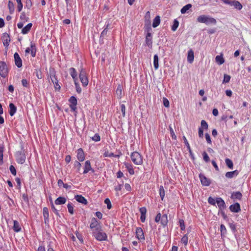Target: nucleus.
Segmentation results:
<instances>
[{
    "instance_id": "14",
    "label": "nucleus",
    "mask_w": 251,
    "mask_h": 251,
    "mask_svg": "<svg viewBox=\"0 0 251 251\" xmlns=\"http://www.w3.org/2000/svg\"><path fill=\"white\" fill-rule=\"evenodd\" d=\"M16 160L17 162L19 164H23L25 160V154L20 152L16 155Z\"/></svg>"
},
{
    "instance_id": "5",
    "label": "nucleus",
    "mask_w": 251,
    "mask_h": 251,
    "mask_svg": "<svg viewBox=\"0 0 251 251\" xmlns=\"http://www.w3.org/2000/svg\"><path fill=\"white\" fill-rule=\"evenodd\" d=\"M79 77L82 85L84 87L87 86L89 82L88 78L87 76L86 71L83 68H82L80 70Z\"/></svg>"
},
{
    "instance_id": "4",
    "label": "nucleus",
    "mask_w": 251,
    "mask_h": 251,
    "mask_svg": "<svg viewBox=\"0 0 251 251\" xmlns=\"http://www.w3.org/2000/svg\"><path fill=\"white\" fill-rule=\"evenodd\" d=\"M9 69L5 62L0 61V76L3 78L7 77Z\"/></svg>"
},
{
    "instance_id": "11",
    "label": "nucleus",
    "mask_w": 251,
    "mask_h": 251,
    "mask_svg": "<svg viewBox=\"0 0 251 251\" xmlns=\"http://www.w3.org/2000/svg\"><path fill=\"white\" fill-rule=\"evenodd\" d=\"M89 171H92L93 173L94 172V170L92 168L91 162L89 160H87L85 161L84 166V171L83 172V174H86L88 173Z\"/></svg>"
},
{
    "instance_id": "12",
    "label": "nucleus",
    "mask_w": 251,
    "mask_h": 251,
    "mask_svg": "<svg viewBox=\"0 0 251 251\" xmlns=\"http://www.w3.org/2000/svg\"><path fill=\"white\" fill-rule=\"evenodd\" d=\"M14 58L15 65L18 68H21L22 66V60L17 52L14 53Z\"/></svg>"
},
{
    "instance_id": "56",
    "label": "nucleus",
    "mask_w": 251,
    "mask_h": 251,
    "mask_svg": "<svg viewBox=\"0 0 251 251\" xmlns=\"http://www.w3.org/2000/svg\"><path fill=\"white\" fill-rule=\"evenodd\" d=\"M170 131V134L173 139L176 140V135L175 132L171 126L169 127Z\"/></svg>"
},
{
    "instance_id": "9",
    "label": "nucleus",
    "mask_w": 251,
    "mask_h": 251,
    "mask_svg": "<svg viewBox=\"0 0 251 251\" xmlns=\"http://www.w3.org/2000/svg\"><path fill=\"white\" fill-rule=\"evenodd\" d=\"M69 101L70 103V107L71 109V111H75L76 110V105H77V100L74 96H72L70 98Z\"/></svg>"
},
{
    "instance_id": "10",
    "label": "nucleus",
    "mask_w": 251,
    "mask_h": 251,
    "mask_svg": "<svg viewBox=\"0 0 251 251\" xmlns=\"http://www.w3.org/2000/svg\"><path fill=\"white\" fill-rule=\"evenodd\" d=\"M199 177L201 180V184L203 186H208L210 184L211 182L210 179L206 178L204 175L200 174L199 175Z\"/></svg>"
},
{
    "instance_id": "54",
    "label": "nucleus",
    "mask_w": 251,
    "mask_h": 251,
    "mask_svg": "<svg viewBox=\"0 0 251 251\" xmlns=\"http://www.w3.org/2000/svg\"><path fill=\"white\" fill-rule=\"evenodd\" d=\"M36 76L38 79H42L43 77L42 73L41 70H36Z\"/></svg>"
},
{
    "instance_id": "15",
    "label": "nucleus",
    "mask_w": 251,
    "mask_h": 251,
    "mask_svg": "<svg viewBox=\"0 0 251 251\" xmlns=\"http://www.w3.org/2000/svg\"><path fill=\"white\" fill-rule=\"evenodd\" d=\"M229 209L231 212L237 213L240 211L241 208L239 203H235L229 206Z\"/></svg>"
},
{
    "instance_id": "18",
    "label": "nucleus",
    "mask_w": 251,
    "mask_h": 251,
    "mask_svg": "<svg viewBox=\"0 0 251 251\" xmlns=\"http://www.w3.org/2000/svg\"><path fill=\"white\" fill-rule=\"evenodd\" d=\"M216 203L220 210H223L226 208L225 202L221 198H216Z\"/></svg>"
},
{
    "instance_id": "20",
    "label": "nucleus",
    "mask_w": 251,
    "mask_h": 251,
    "mask_svg": "<svg viewBox=\"0 0 251 251\" xmlns=\"http://www.w3.org/2000/svg\"><path fill=\"white\" fill-rule=\"evenodd\" d=\"M146 43L147 46L150 48L152 47V36L150 32H148L146 36Z\"/></svg>"
},
{
    "instance_id": "50",
    "label": "nucleus",
    "mask_w": 251,
    "mask_h": 251,
    "mask_svg": "<svg viewBox=\"0 0 251 251\" xmlns=\"http://www.w3.org/2000/svg\"><path fill=\"white\" fill-rule=\"evenodd\" d=\"M104 203L106 204L107 209H110L111 208V203L110 200L108 198H106L105 199Z\"/></svg>"
},
{
    "instance_id": "35",
    "label": "nucleus",
    "mask_w": 251,
    "mask_h": 251,
    "mask_svg": "<svg viewBox=\"0 0 251 251\" xmlns=\"http://www.w3.org/2000/svg\"><path fill=\"white\" fill-rule=\"evenodd\" d=\"M50 78L52 83L58 81L54 71L50 72Z\"/></svg>"
},
{
    "instance_id": "46",
    "label": "nucleus",
    "mask_w": 251,
    "mask_h": 251,
    "mask_svg": "<svg viewBox=\"0 0 251 251\" xmlns=\"http://www.w3.org/2000/svg\"><path fill=\"white\" fill-rule=\"evenodd\" d=\"M17 3V10L18 12H21L23 9V3L21 0H16Z\"/></svg>"
},
{
    "instance_id": "36",
    "label": "nucleus",
    "mask_w": 251,
    "mask_h": 251,
    "mask_svg": "<svg viewBox=\"0 0 251 251\" xmlns=\"http://www.w3.org/2000/svg\"><path fill=\"white\" fill-rule=\"evenodd\" d=\"M159 191V195L160 196L161 199L162 201H163L165 195V190H164L163 186H162V185L160 186Z\"/></svg>"
},
{
    "instance_id": "31",
    "label": "nucleus",
    "mask_w": 251,
    "mask_h": 251,
    "mask_svg": "<svg viewBox=\"0 0 251 251\" xmlns=\"http://www.w3.org/2000/svg\"><path fill=\"white\" fill-rule=\"evenodd\" d=\"M194 58V52L192 50H190L188 52L187 60L191 63L193 62Z\"/></svg>"
},
{
    "instance_id": "53",
    "label": "nucleus",
    "mask_w": 251,
    "mask_h": 251,
    "mask_svg": "<svg viewBox=\"0 0 251 251\" xmlns=\"http://www.w3.org/2000/svg\"><path fill=\"white\" fill-rule=\"evenodd\" d=\"M92 139L95 142H98L100 140V137L98 133H96L94 136L92 137Z\"/></svg>"
},
{
    "instance_id": "47",
    "label": "nucleus",
    "mask_w": 251,
    "mask_h": 251,
    "mask_svg": "<svg viewBox=\"0 0 251 251\" xmlns=\"http://www.w3.org/2000/svg\"><path fill=\"white\" fill-rule=\"evenodd\" d=\"M208 127V124L205 120L201 121V126L200 128H202V129H207Z\"/></svg>"
},
{
    "instance_id": "1",
    "label": "nucleus",
    "mask_w": 251,
    "mask_h": 251,
    "mask_svg": "<svg viewBox=\"0 0 251 251\" xmlns=\"http://www.w3.org/2000/svg\"><path fill=\"white\" fill-rule=\"evenodd\" d=\"M197 22L200 23H204L206 25L213 24L216 25V20L212 17L205 15H201L197 18Z\"/></svg>"
},
{
    "instance_id": "40",
    "label": "nucleus",
    "mask_w": 251,
    "mask_h": 251,
    "mask_svg": "<svg viewBox=\"0 0 251 251\" xmlns=\"http://www.w3.org/2000/svg\"><path fill=\"white\" fill-rule=\"evenodd\" d=\"M20 19L21 21L23 22H26L28 21V18L26 17V14L25 12H22L20 16Z\"/></svg>"
},
{
    "instance_id": "29",
    "label": "nucleus",
    "mask_w": 251,
    "mask_h": 251,
    "mask_svg": "<svg viewBox=\"0 0 251 251\" xmlns=\"http://www.w3.org/2000/svg\"><path fill=\"white\" fill-rule=\"evenodd\" d=\"M168 216L166 214H163L161 218L160 223L163 226H165L168 224Z\"/></svg>"
},
{
    "instance_id": "42",
    "label": "nucleus",
    "mask_w": 251,
    "mask_h": 251,
    "mask_svg": "<svg viewBox=\"0 0 251 251\" xmlns=\"http://www.w3.org/2000/svg\"><path fill=\"white\" fill-rule=\"evenodd\" d=\"M74 167L76 169L77 172H79L81 167V164L79 161H75L74 162Z\"/></svg>"
},
{
    "instance_id": "16",
    "label": "nucleus",
    "mask_w": 251,
    "mask_h": 251,
    "mask_svg": "<svg viewBox=\"0 0 251 251\" xmlns=\"http://www.w3.org/2000/svg\"><path fill=\"white\" fill-rule=\"evenodd\" d=\"M75 200L79 203L87 205L88 204L87 200L82 195H77L75 196Z\"/></svg>"
},
{
    "instance_id": "55",
    "label": "nucleus",
    "mask_w": 251,
    "mask_h": 251,
    "mask_svg": "<svg viewBox=\"0 0 251 251\" xmlns=\"http://www.w3.org/2000/svg\"><path fill=\"white\" fill-rule=\"evenodd\" d=\"M74 83L75 86L76 92L78 93H80L81 92V89L79 86V83L77 81H74Z\"/></svg>"
},
{
    "instance_id": "57",
    "label": "nucleus",
    "mask_w": 251,
    "mask_h": 251,
    "mask_svg": "<svg viewBox=\"0 0 251 251\" xmlns=\"http://www.w3.org/2000/svg\"><path fill=\"white\" fill-rule=\"evenodd\" d=\"M208 202L209 204L215 205L216 203V200H215L214 198H212L211 197H209L208 199Z\"/></svg>"
},
{
    "instance_id": "13",
    "label": "nucleus",
    "mask_w": 251,
    "mask_h": 251,
    "mask_svg": "<svg viewBox=\"0 0 251 251\" xmlns=\"http://www.w3.org/2000/svg\"><path fill=\"white\" fill-rule=\"evenodd\" d=\"M77 158L80 162H82L85 160V154L81 148H79L77 150Z\"/></svg>"
},
{
    "instance_id": "43",
    "label": "nucleus",
    "mask_w": 251,
    "mask_h": 251,
    "mask_svg": "<svg viewBox=\"0 0 251 251\" xmlns=\"http://www.w3.org/2000/svg\"><path fill=\"white\" fill-rule=\"evenodd\" d=\"M183 139L184 140V142L185 144V145L187 147V150L189 151V152H190V154H192V150L191 149V147H190V146L185 136H183Z\"/></svg>"
},
{
    "instance_id": "8",
    "label": "nucleus",
    "mask_w": 251,
    "mask_h": 251,
    "mask_svg": "<svg viewBox=\"0 0 251 251\" xmlns=\"http://www.w3.org/2000/svg\"><path fill=\"white\" fill-rule=\"evenodd\" d=\"M136 237L140 241L145 240V235L143 230L140 227L136 228Z\"/></svg>"
},
{
    "instance_id": "58",
    "label": "nucleus",
    "mask_w": 251,
    "mask_h": 251,
    "mask_svg": "<svg viewBox=\"0 0 251 251\" xmlns=\"http://www.w3.org/2000/svg\"><path fill=\"white\" fill-rule=\"evenodd\" d=\"M202 156H203V160L206 162H207L209 161V160H210L208 154H207V153L205 151H204L202 153Z\"/></svg>"
},
{
    "instance_id": "38",
    "label": "nucleus",
    "mask_w": 251,
    "mask_h": 251,
    "mask_svg": "<svg viewBox=\"0 0 251 251\" xmlns=\"http://www.w3.org/2000/svg\"><path fill=\"white\" fill-rule=\"evenodd\" d=\"M178 25H179L178 21L176 19H175L174 21L173 25L171 27L172 30H173V31H175L177 29Z\"/></svg>"
},
{
    "instance_id": "3",
    "label": "nucleus",
    "mask_w": 251,
    "mask_h": 251,
    "mask_svg": "<svg viewBox=\"0 0 251 251\" xmlns=\"http://www.w3.org/2000/svg\"><path fill=\"white\" fill-rule=\"evenodd\" d=\"M93 236L98 241H106L107 239V236L105 232L102 231V228H100L92 233Z\"/></svg>"
},
{
    "instance_id": "23",
    "label": "nucleus",
    "mask_w": 251,
    "mask_h": 251,
    "mask_svg": "<svg viewBox=\"0 0 251 251\" xmlns=\"http://www.w3.org/2000/svg\"><path fill=\"white\" fill-rule=\"evenodd\" d=\"M239 172L238 170H235L232 172H227L225 176L226 178H233L234 176H236L238 175Z\"/></svg>"
},
{
    "instance_id": "60",
    "label": "nucleus",
    "mask_w": 251,
    "mask_h": 251,
    "mask_svg": "<svg viewBox=\"0 0 251 251\" xmlns=\"http://www.w3.org/2000/svg\"><path fill=\"white\" fill-rule=\"evenodd\" d=\"M120 107H121V112L123 114V116L125 117V114H126V106H125V104H121L120 105Z\"/></svg>"
},
{
    "instance_id": "7",
    "label": "nucleus",
    "mask_w": 251,
    "mask_h": 251,
    "mask_svg": "<svg viewBox=\"0 0 251 251\" xmlns=\"http://www.w3.org/2000/svg\"><path fill=\"white\" fill-rule=\"evenodd\" d=\"M36 47L35 43L31 42L30 45V48H27L25 50V54H28L31 53V56L33 57H35L36 54Z\"/></svg>"
},
{
    "instance_id": "39",
    "label": "nucleus",
    "mask_w": 251,
    "mask_h": 251,
    "mask_svg": "<svg viewBox=\"0 0 251 251\" xmlns=\"http://www.w3.org/2000/svg\"><path fill=\"white\" fill-rule=\"evenodd\" d=\"M67 208L69 213L71 215H73L74 213L73 204L71 202L68 203L67 204Z\"/></svg>"
},
{
    "instance_id": "48",
    "label": "nucleus",
    "mask_w": 251,
    "mask_h": 251,
    "mask_svg": "<svg viewBox=\"0 0 251 251\" xmlns=\"http://www.w3.org/2000/svg\"><path fill=\"white\" fill-rule=\"evenodd\" d=\"M230 78L231 77H230V75L225 74L224 76V79L223 81V83H226L229 82L230 80Z\"/></svg>"
},
{
    "instance_id": "26",
    "label": "nucleus",
    "mask_w": 251,
    "mask_h": 251,
    "mask_svg": "<svg viewBox=\"0 0 251 251\" xmlns=\"http://www.w3.org/2000/svg\"><path fill=\"white\" fill-rule=\"evenodd\" d=\"M13 229L15 232H19L21 230L19 223L16 220L13 221Z\"/></svg>"
},
{
    "instance_id": "2",
    "label": "nucleus",
    "mask_w": 251,
    "mask_h": 251,
    "mask_svg": "<svg viewBox=\"0 0 251 251\" xmlns=\"http://www.w3.org/2000/svg\"><path fill=\"white\" fill-rule=\"evenodd\" d=\"M132 162L136 165H141L143 163V156L138 151L132 152L130 155Z\"/></svg>"
},
{
    "instance_id": "28",
    "label": "nucleus",
    "mask_w": 251,
    "mask_h": 251,
    "mask_svg": "<svg viewBox=\"0 0 251 251\" xmlns=\"http://www.w3.org/2000/svg\"><path fill=\"white\" fill-rule=\"evenodd\" d=\"M66 202V199L65 197H59L55 201V203L56 205L63 204Z\"/></svg>"
},
{
    "instance_id": "21",
    "label": "nucleus",
    "mask_w": 251,
    "mask_h": 251,
    "mask_svg": "<svg viewBox=\"0 0 251 251\" xmlns=\"http://www.w3.org/2000/svg\"><path fill=\"white\" fill-rule=\"evenodd\" d=\"M69 73L71 76L72 77L74 81H75L77 80V74L76 71V70L74 68H70L69 69Z\"/></svg>"
},
{
    "instance_id": "34",
    "label": "nucleus",
    "mask_w": 251,
    "mask_h": 251,
    "mask_svg": "<svg viewBox=\"0 0 251 251\" xmlns=\"http://www.w3.org/2000/svg\"><path fill=\"white\" fill-rule=\"evenodd\" d=\"M8 9L9 11V13L11 14H13L14 12L15 8H14V5L13 2L11 0L8 1Z\"/></svg>"
},
{
    "instance_id": "27",
    "label": "nucleus",
    "mask_w": 251,
    "mask_h": 251,
    "mask_svg": "<svg viewBox=\"0 0 251 251\" xmlns=\"http://www.w3.org/2000/svg\"><path fill=\"white\" fill-rule=\"evenodd\" d=\"M116 94L117 96V98L119 99H121L123 96V90H122V86L119 84L118 85L117 88L116 90Z\"/></svg>"
},
{
    "instance_id": "32",
    "label": "nucleus",
    "mask_w": 251,
    "mask_h": 251,
    "mask_svg": "<svg viewBox=\"0 0 251 251\" xmlns=\"http://www.w3.org/2000/svg\"><path fill=\"white\" fill-rule=\"evenodd\" d=\"M160 23V18L159 16H156L155 18L153 19L152 26L153 27H156L158 26Z\"/></svg>"
},
{
    "instance_id": "22",
    "label": "nucleus",
    "mask_w": 251,
    "mask_h": 251,
    "mask_svg": "<svg viewBox=\"0 0 251 251\" xmlns=\"http://www.w3.org/2000/svg\"><path fill=\"white\" fill-rule=\"evenodd\" d=\"M43 214L45 223L46 224L47 223L49 222V210L47 207H45L43 208Z\"/></svg>"
},
{
    "instance_id": "44",
    "label": "nucleus",
    "mask_w": 251,
    "mask_h": 251,
    "mask_svg": "<svg viewBox=\"0 0 251 251\" xmlns=\"http://www.w3.org/2000/svg\"><path fill=\"white\" fill-rule=\"evenodd\" d=\"M226 166L230 169L233 168V162L229 158H226L225 160Z\"/></svg>"
},
{
    "instance_id": "37",
    "label": "nucleus",
    "mask_w": 251,
    "mask_h": 251,
    "mask_svg": "<svg viewBox=\"0 0 251 251\" xmlns=\"http://www.w3.org/2000/svg\"><path fill=\"white\" fill-rule=\"evenodd\" d=\"M192 7L191 4H188L184 6L181 9L180 12L182 14L185 13Z\"/></svg>"
},
{
    "instance_id": "17",
    "label": "nucleus",
    "mask_w": 251,
    "mask_h": 251,
    "mask_svg": "<svg viewBox=\"0 0 251 251\" xmlns=\"http://www.w3.org/2000/svg\"><path fill=\"white\" fill-rule=\"evenodd\" d=\"M124 164L129 174L131 175H134L135 172L133 167V165L131 163L129 162H124Z\"/></svg>"
},
{
    "instance_id": "49",
    "label": "nucleus",
    "mask_w": 251,
    "mask_h": 251,
    "mask_svg": "<svg viewBox=\"0 0 251 251\" xmlns=\"http://www.w3.org/2000/svg\"><path fill=\"white\" fill-rule=\"evenodd\" d=\"M220 231H221V235H225L226 233V226L222 224L220 226Z\"/></svg>"
},
{
    "instance_id": "52",
    "label": "nucleus",
    "mask_w": 251,
    "mask_h": 251,
    "mask_svg": "<svg viewBox=\"0 0 251 251\" xmlns=\"http://www.w3.org/2000/svg\"><path fill=\"white\" fill-rule=\"evenodd\" d=\"M3 147L0 145V164L3 162Z\"/></svg>"
},
{
    "instance_id": "24",
    "label": "nucleus",
    "mask_w": 251,
    "mask_h": 251,
    "mask_svg": "<svg viewBox=\"0 0 251 251\" xmlns=\"http://www.w3.org/2000/svg\"><path fill=\"white\" fill-rule=\"evenodd\" d=\"M9 113L11 116H13L16 112L17 108L15 106V105L12 103H10L9 104Z\"/></svg>"
},
{
    "instance_id": "64",
    "label": "nucleus",
    "mask_w": 251,
    "mask_h": 251,
    "mask_svg": "<svg viewBox=\"0 0 251 251\" xmlns=\"http://www.w3.org/2000/svg\"><path fill=\"white\" fill-rule=\"evenodd\" d=\"M163 101L164 106H165L166 107H168L169 106V101L167 99L163 98Z\"/></svg>"
},
{
    "instance_id": "25",
    "label": "nucleus",
    "mask_w": 251,
    "mask_h": 251,
    "mask_svg": "<svg viewBox=\"0 0 251 251\" xmlns=\"http://www.w3.org/2000/svg\"><path fill=\"white\" fill-rule=\"evenodd\" d=\"M32 26V24L30 23H28L23 28L21 33L23 34H26L28 33L30 30L31 27Z\"/></svg>"
},
{
    "instance_id": "45",
    "label": "nucleus",
    "mask_w": 251,
    "mask_h": 251,
    "mask_svg": "<svg viewBox=\"0 0 251 251\" xmlns=\"http://www.w3.org/2000/svg\"><path fill=\"white\" fill-rule=\"evenodd\" d=\"M188 236L187 234H185L181 238V242L184 245V246H186L188 244Z\"/></svg>"
},
{
    "instance_id": "62",
    "label": "nucleus",
    "mask_w": 251,
    "mask_h": 251,
    "mask_svg": "<svg viewBox=\"0 0 251 251\" xmlns=\"http://www.w3.org/2000/svg\"><path fill=\"white\" fill-rule=\"evenodd\" d=\"M103 156L104 157H113L114 156V154L112 152H109L108 151H105V152L103 153Z\"/></svg>"
},
{
    "instance_id": "61",
    "label": "nucleus",
    "mask_w": 251,
    "mask_h": 251,
    "mask_svg": "<svg viewBox=\"0 0 251 251\" xmlns=\"http://www.w3.org/2000/svg\"><path fill=\"white\" fill-rule=\"evenodd\" d=\"M9 170L10 171L11 173L14 175H16V170L15 167L13 165H11L9 167Z\"/></svg>"
},
{
    "instance_id": "6",
    "label": "nucleus",
    "mask_w": 251,
    "mask_h": 251,
    "mask_svg": "<svg viewBox=\"0 0 251 251\" xmlns=\"http://www.w3.org/2000/svg\"><path fill=\"white\" fill-rule=\"evenodd\" d=\"M90 227L92 229V232L101 228L100 223L95 218H92Z\"/></svg>"
},
{
    "instance_id": "19",
    "label": "nucleus",
    "mask_w": 251,
    "mask_h": 251,
    "mask_svg": "<svg viewBox=\"0 0 251 251\" xmlns=\"http://www.w3.org/2000/svg\"><path fill=\"white\" fill-rule=\"evenodd\" d=\"M4 46L7 47L10 41L9 36L7 33H4L2 37Z\"/></svg>"
},
{
    "instance_id": "51",
    "label": "nucleus",
    "mask_w": 251,
    "mask_h": 251,
    "mask_svg": "<svg viewBox=\"0 0 251 251\" xmlns=\"http://www.w3.org/2000/svg\"><path fill=\"white\" fill-rule=\"evenodd\" d=\"M179 223L181 230H184L185 229V226L184 220L182 219H179Z\"/></svg>"
},
{
    "instance_id": "41",
    "label": "nucleus",
    "mask_w": 251,
    "mask_h": 251,
    "mask_svg": "<svg viewBox=\"0 0 251 251\" xmlns=\"http://www.w3.org/2000/svg\"><path fill=\"white\" fill-rule=\"evenodd\" d=\"M216 61L219 63V65L223 64L224 62V59L222 56L217 55L215 58Z\"/></svg>"
},
{
    "instance_id": "63",
    "label": "nucleus",
    "mask_w": 251,
    "mask_h": 251,
    "mask_svg": "<svg viewBox=\"0 0 251 251\" xmlns=\"http://www.w3.org/2000/svg\"><path fill=\"white\" fill-rule=\"evenodd\" d=\"M32 2L31 0H26L25 1V6L28 8L30 9L32 6Z\"/></svg>"
},
{
    "instance_id": "30",
    "label": "nucleus",
    "mask_w": 251,
    "mask_h": 251,
    "mask_svg": "<svg viewBox=\"0 0 251 251\" xmlns=\"http://www.w3.org/2000/svg\"><path fill=\"white\" fill-rule=\"evenodd\" d=\"M242 194L240 192H233L231 196V199L240 200L242 199Z\"/></svg>"
},
{
    "instance_id": "33",
    "label": "nucleus",
    "mask_w": 251,
    "mask_h": 251,
    "mask_svg": "<svg viewBox=\"0 0 251 251\" xmlns=\"http://www.w3.org/2000/svg\"><path fill=\"white\" fill-rule=\"evenodd\" d=\"M153 65L155 70H157L159 67L158 56L157 54H155L153 56Z\"/></svg>"
},
{
    "instance_id": "59",
    "label": "nucleus",
    "mask_w": 251,
    "mask_h": 251,
    "mask_svg": "<svg viewBox=\"0 0 251 251\" xmlns=\"http://www.w3.org/2000/svg\"><path fill=\"white\" fill-rule=\"evenodd\" d=\"M22 84L24 87H28L29 86V82L25 79H23L22 80Z\"/></svg>"
}]
</instances>
